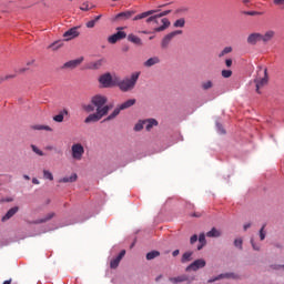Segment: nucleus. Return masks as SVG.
Listing matches in <instances>:
<instances>
[{
  "label": "nucleus",
  "mask_w": 284,
  "mask_h": 284,
  "mask_svg": "<svg viewBox=\"0 0 284 284\" xmlns=\"http://www.w3.org/2000/svg\"><path fill=\"white\" fill-rule=\"evenodd\" d=\"M108 103V98L105 95L97 94L91 98V103L90 104H82V110L84 112H104V115L108 116V113L110 110H112V106L105 104Z\"/></svg>",
  "instance_id": "1"
},
{
  "label": "nucleus",
  "mask_w": 284,
  "mask_h": 284,
  "mask_svg": "<svg viewBox=\"0 0 284 284\" xmlns=\"http://www.w3.org/2000/svg\"><path fill=\"white\" fill-rule=\"evenodd\" d=\"M139 77H141V72H133L130 78H124L123 80L118 77L115 87L119 88L121 92H132V90L136 88Z\"/></svg>",
  "instance_id": "2"
},
{
  "label": "nucleus",
  "mask_w": 284,
  "mask_h": 284,
  "mask_svg": "<svg viewBox=\"0 0 284 284\" xmlns=\"http://www.w3.org/2000/svg\"><path fill=\"white\" fill-rule=\"evenodd\" d=\"M267 81H268L267 68L258 67L257 77L254 80L257 94H261V88H264V85H267Z\"/></svg>",
  "instance_id": "3"
},
{
  "label": "nucleus",
  "mask_w": 284,
  "mask_h": 284,
  "mask_svg": "<svg viewBox=\"0 0 284 284\" xmlns=\"http://www.w3.org/2000/svg\"><path fill=\"white\" fill-rule=\"evenodd\" d=\"M99 81L103 88H114L116 87L118 77H112L110 73H104L100 77Z\"/></svg>",
  "instance_id": "4"
},
{
  "label": "nucleus",
  "mask_w": 284,
  "mask_h": 284,
  "mask_svg": "<svg viewBox=\"0 0 284 284\" xmlns=\"http://www.w3.org/2000/svg\"><path fill=\"white\" fill-rule=\"evenodd\" d=\"M83 154H85V149L83 148V144L75 143L71 146V155L74 161H81V159H83Z\"/></svg>",
  "instance_id": "5"
},
{
  "label": "nucleus",
  "mask_w": 284,
  "mask_h": 284,
  "mask_svg": "<svg viewBox=\"0 0 284 284\" xmlns=\"http://www.w3.org/2000/svg\"><path fill=\"white\" fill-rule=\"evenodd\" d=\"M154 26L153 32H163L164 30H168L170 28V20L168 18H163L159 20L158 22H152Z\"/></svg>",
  "instance_id": "6"
},
{
  "label": "nucleus",
  "mask_w": 284,
  "mask_h": 284,
  "mask_svg": "<svg viewBox=\"0 0 284 284\" xmlns=\"http://www.w3.org/2000/svg\"><path fill=\"white\" fill-rule=\"evenodd\" d=\"M103 116H105V111H95L84 119V123H98V121H101Z\"/></svg>",
  "instance_id": "7"
},
{
  "label": "nucleus",
  "mask_w": 284,
  "mask_h": 284,
  "mask_svg": "<svg viewBox=\"0 0 284 284\" xmlns=\"http://www.w3.org/2000/svg\"><path fill=\"white\" fill-rule=\"evenodd\" d=\"M170 283L179 284V283H187L191 284L194 281V277H190L186 274L179 275L175 277H169Z\"/></svg>",
  "instance_id": "8"
},
{
  "label": "nucleus",
  "mask_w": 284,
  "mask_h": 284,
  "mask_svg": "<svg viewBox=\"0 0 284 284\" xmlns=\"http://www.w3.org/2000/svg\"><path fill=\"white\" fill-rule=\"evenodd\" d=\"M79 34H81L79 27H73L63 33V39L64 41H72V39H77Z\"/></svg>",
  "instance_id": "9"
},
{
  "label": "nucleus",
  "mask_w": 284,
  "mask_h": 284,
  "mask_svg": "<svg viewBox=\"0 0 284 284\" xmlns=\"http://www.w3.org/2000/svg\"><path fill=\"white\" fill-rule=\"evenodd\" d=\"M81 63H83V58L70 60L61 67V70H75Z\"/></svg>",
  "instance_id": "10"
},
{
  "label": "nucleus",
  "mask_w": 284,
  "mask_h": 284,
  "mask_svg": "<svg viewBox=\"0 0 284 284\" xmlns=\"http://www.w3.org/2000/svg\"><path fill=\"white\" fill-rule=\"evenodd\" d=\"M205 265H206L205 260L203 258L195 260L191 265L186 267V272H196L197 270L205 267Z\"/></svg>",
  "instance_id": "11"
},
{
  "label": "nucleus",
  "mask_w": 284,
  "mask_h": 284,
  "mask_svg": "<svg viewBox=\"0 0 284 284\" xmlns=\"http://www.w3.org/2000/svg\"><path fill=\"white\" fill-rule=\"evenodd\" d=\"M178 34H183V31L178 30V31H172L171 33L166 34L161 43L162 48H168V45H170V41H172L173 37H176Z\"/></svg>",
  "instance_id": "12"
},
{
  "label": "nucleus",
  "mask_w": 284,
  "mask_h": 284,
  "mask_svg": "<svg viewBox=\"0 0 284 284\" xmlns=\"http://www.w3.org/2000/svg\"><path fill=\"white\" fill-rule=\"evenodd\" d=\"M123 256H125V250H122L115 258L111 260L110 262L111 270H116V267H119V263H121V261L123 260Z\"/></svg>",
  "instance_id": "13"
},
{
  "label": "nucleus",
  "mask_w": 284,
  "mask_h": 284,
  "mask_svg": "<svg viewBox=\"0 0 284 284\" xmlns=\"http://www.w3.org/2000/svg\"><path fill=\"white\" fill-rule=\"evenodd\" d=\"M170 12H172V10H166L159 14L151 16L146 19V23H158L159 19H161L162 17H168V14H170Z\"/></svg>",
  "instance_id": "14"
},
{
  "label": "nucleus",
  "mask_w": 284,
  "mask_h": 284,
  "mask_svg": "<svg viewBox=\"0 0 284 284\" xmlns=\"http://www.w3.org/2000/svg\"><path fill=\"white\" fill-rule=\"evenodd\" d=\"M128 34L124 31H118L115 34L108 38L109 43H116L121 39H125Z\"/></svg>",
  "instance_id": "15"
},
{
  "label": "nucleus",
  "mask_w": 284,
  "mask_h": 284,
  "mask_svg": "<svg viewBox=\"0 0 284 284\" xmlns=\"http://www.w3.org/2000/svg\"><path fill=\"white\" fill-rule=\"evenodd\" d=\"M104 63H105V58H102L100 60L90 62L87 65V68H88V70H100Z\"/></svg>",
  "instance_id": "16"
},
{
  "label": "nucleus",
  "mask_w": 284,
  "mask_h": 284,
  "mask_svg": "<svg viewBox=\"0 0 284 284\" xmlns=\"http://www.w3.org/2000/svg\"><path fill=\"white\" fill-rule=\"evenodd\" d=\"M221 278H239V276L234 273H223L214 278L209 280V283H215V281H221Z\"/></svg>",
  "instance_id": "17"
},
{
  "label": "nucleus",
  "mask_w": 284,
  "mask_h": 284,
  "mask_svg": "<svg viewBox=\"0 0 284 284\" xmlns=\"http://www.w3.org/2000/svg\"><path fill=\"white\" fill-rule=\"evenodd\" d=\"M258 41H262L261 33H251L247 37V43L250 45H256V43H258Z\"/></svg>",
  "instance_id": "18"
},
{
  "label": "nucleus",
  "mask_w": 284,
  "mask_h": 284,
  "mask_svg": "<svg viewBox=\"0 0 284 284\" xmlns=\"http://www.w3.org/2000/svg\"><path fill=\"white\" fill-rule=\"evenodd\" d=\"M19 212V206H13L11 207L4 216H2V222L6 223V221H10V219H12V216H14V214H17Z\"/></svg>",
  "instance_id": "19"
},
{
  "label": "nucleus",
  "mask_w": 284,
  "mask_h": 284,
  "mask_svg": "<svg viewBox=\"0 0 284 284\" xmlns=\"http://www.w3.org/2000/svg\"><path fill=\"white\" fill-rule=\"evenodd\" d=\"M159 10H149L146 12H142L133 18V21H139L141 19H148V17H152V14H156Z\"/></svg>",
  "instance_id": "20"
},
{
  "label": "nucleus",
  "mask_w": 284,
  "mask_h": 284,
  "mask_svg": "<svg viewBox=\"0 0 284 284\" xmlns=\"http://www.w3.org/2000/svg\"><path fill=\"white\" fill-rule=\"evenodd\" d=\"M276 37V32L274 30H268L264 34H261L263 43H268L272 39Z\"/></svg>",
  "instance_id": "21"
},
{
  "label": "nucleus",
  "mask_w": 284,
  "mask_h": 284,
  "mask_svg": "<svg viewBox=\"0 0 284 284\" xmlns=\"http://www.w3.org/2000/svg\"><path fill=\"white\" fill-rule=\"evenodd\" d=\"M79 175L77 173H72L70 176H64L59 180V183H77Z\"/></svg>",
  "instance_id": "22"
},
{
  "label": "nucleus",
  "mask_w": 284,
  "mask_h": 284,
  "mask_svg": "<svg viewBox=\"0 0 284 284\" xmlns=\"http://www.w3.org/2000/svg\"><path fill=\"white\" fill-rule=\"evenodd\" d=\"M144 125H145L146 132H150L152 128L159 125V121H156L155 119H146L144 120Z\"/></svg>",
  "instance_id": "23"
},
{
  "label": "nucleus",
  "mask_w": 284,
  "mask_h": 284,
  "mask_svg": "<svg viewBox=\"0 0 284 284\" xmlns=\"http://www.w3.org/2000/svg\"><path fill=\"white\" fill-rule=\"evenodd\" d=\"M158 63H161V59L153 57L144 62V68H152V65H156Z\"/></svg>",
  "instance_id": "24"
},
{
  "label": "nucleus",
  "mask_w": 284,
  "mask_h": 284,
  "mask_svg": "<svg viewBox=\"0 0 284 284\" xmlns=\"http://www.w3.org/2000/svg\"><path fill=\"white\" fill-rule=\"evenodd\" d=\"M135 103L136 99H130L118 106H120V110H128L129 108H132V105H135Z\"/></svg>",
  "instance_id": "25"
},
{
  "label": "nucleus",
  "mask_w": 284,
  "mask_h": 284,
  "mask_svg": "<svg viewBox=\"0 0 284 284\" xmlns=\"http://www.w3.org/2000/svg\"><path fill=\"white\" fill-rule=\"evenodd\" d=\"M206 236L209 239H219V236H221V231L216 227H213L206 233Z\"/></svg>",
  "instance_id": "26"
},
{
  "label": "nucleus",
  "mask_w": 284,
  "mask_h": 284,
  "mask_svg": "<svg viewBox=\"0 0 284 284\" xmlns=\"http://www.w3.org/2000/svg\"><path fill=\"white\" fill-rule=\"evenodd\" d=\"M132 14H134V12H132V11L120 12L115 16V21L118 19H123L125 21V20L130 19L132 17Z\"/></svg>",
  "instance_id": "27"
},
{
  "label": "nucleus",
  "mask_w": 284,
  "mask_h": 284,
  "mask_svg": "<svg viewBox=\"0 0 284 284\" xmlns=\"http://www.w3.org/2000/svg\"><path fill=\"white\" fill-rule=\"evenodd\" d=\"M128 41H130L131 43H134L135 45H143V41L141 40V38L132 33L128 36Z\"/></svg>",
  "instance_id": "28"
},
{
  "label": "nucleus",
  "mask_w": 284,
  "mask_h": 284,
  "mask_svg": "<svg viewBox=\"0 0 284 284\" xmlns=\"http://www.w3.org/2000/svg\"><path fill=\"white\" fill-rule=\"evenodd\" d=\"M121 108L118 106L113 110V112L105 119V121H112V119H116V116H119V114H121Z\"/></svg>",
  "instance_id": "29"
},
{
  "label": "nucleus",
  "mask_w": 284,
  "mask_h": 284,
  "mask_svg": "<svg viewBox=\"0 0 284 284\" xmlns=\"http://www.w3.org/2000/svg\"><path fill=\"white\" fill-rule=\"evenodd\" d=\"M31 128H32V130H45V132H52V128H50L49 125H44V124H34Z\"/></svg>",
  "instance_id": "30"
},
{
  "label": "nucleus",
  "mask_w": 284,
  "mask_h": 284,
  "mask_svg": "<svg viewBox=\"0 0 284 284\" xmlns=\"http://www.w3.org/2000/svg\"><path fill=\"white\" fill-rule=\"evenodd\" d=\"M156 256H161V253L159 251H151L146 254V261H152L156 258Z\"/></svg>",
  "instance_id": "31"
},
{
  "label": "nucleus",
  "mask_w": 284,
  "mask_h": 284,
  "mask_svg": "<svg viewBox=\"0 0 284 284\" xmlns=\"http://www.w3.org/2000/svg\"><path fill=\"white\" fill-rule=\"evenodd\" d=\"M199 243H201V245L197 246V250L201 251L203 250V246L205 245L206 241H205V233H201L199 236Z\"/></svg>",
  "instance_id": "32"
},
{
  "label": "nucleus",
  "mask_w": 284,
  "mask_h": 284,
  "mask_svg": "<svg viewBox=\"0 0 284 284\" xmlns=\"http://www.w3.org/2000/svg\"><path fill=\"white\" fill-rule=\"evenodd\" d=\"M232 47H225L220 53H219V59H223L225 54H230L232 52Z\"/></svg>",
  "instance_id": "33"
},
{
  "label": "nucleus",
  "mask_w": 284,
  "mask_h": 284,
  "mask_svg": "<svg viewBox=\"0 0 284 284\" xmlns=\"http://www.w3.org/2000/svg\"><path fill=\"white\" fill-rule=\"evenodd\" d=\"M143 125H145L144 120H140L133 128L134 132H141V130H143Z\"/></svg>",
  "instance_id": "34"
},
{
  "label": "nucleus",
  "mask_w": 284,
  "mask_h": 284,
  "mask_svg": "<svg viewBox=\"0 0 284 284\" xmlns=\"http://www.w3.org/2000/svg\"><path fill=\"white\" fill-rule=\"evenodd\" d=\"M192 252H186L182 255V263H187L189 261H192Z\"/></svg>",
  "instance_id": "35"
},
{
  "label": "nucleus",
  "mask_w": 284,
  "mask_h": 284,
  "mask_svg": "<svg viewBox=\"0 0 284 284\" xmlns=\"http://www.w3.org/2000/svg\"><path fill=\"white\" fill-rule=\"evenodd\" d=\"M51 219H54V213H49L45 215V217L38 221V223H48V221H51Z\"/></svg>",
  "instance_id": "36"
},
{
  "label": "nucleus",
  "mask_w": 284,
  "mask_h": 284,
  "mask_svg": "<svg viewBox=\"0 0 284 284\" xmlns=\"http://www.w3.org/2000/svg\"><path fill=\"white\" fill-rule=\"evenodd\" d=\"M174 28H184L185 27V19H179L174 22Z\"/></svg>",
  "instance_id": "37"
},
{
  "label": "nucleus",
  "mask_w": 284,
  "mask_h": 284,
  "mask_svg": "<svg viewBox=\"0 0 284 284\" xmlns=\"http://www.w3.org/2000/svg\"><path fill=\"white\" fill-rule=\"evenodd\" d=\"M43 178L48 179L49 181H54V175H52V172L44 170L43 171Z\"/></svg>",
  "instance_id": "38"
},
{
  "label": "nucleus",
  "mask_w": 284,
  "mask_h": 284,
  "mask_svg": "<svg viewBox=\"0 0 284 284\" xmlns=\"http://www.w3.org/2000/svg\"><path fill=\"white\" fill-rule=\"evenodd\" d=\"M31 149H32V151L36 153V154H38V156H44L45 155V153H43V151H41L39 148H37V145H31Z\"/></svg>",
  "instance_id": "39"
},
{
  "label": "nucleus",
  "mask_w": 284,
  "mask_h": 284,
  "mask_svg": "<svg viewBox=\"0 0 284 284\" xmlns=\"http://www.w3.org/2000/svg\"><path fill=\"white\" fill-rule=\"evenodd\" d=\"M213 87H214V84H213L212 81H210V80L202 83V88H203L204 90H211V88H213Z\"/></svg>",
  "instance_id": "40"
},
{
  "label": "nucleus",
  "mask_w": 284,
  "mask_h": 284,
  "mask_svg": "<svg viewBox=\"0 0 284 284\" xmlns=\"http://www.w3.org/2000/svg\"><path fill=\"white\" fill-rule=\"evenodd\" d=\"M266 232H265V225H263L260 230V241H265V236H266Z\"/></svg>",
  "instance_id": "41"
},
{
  "label": "nucleus",
  "mask_w": 284,
  "mask_h": 284,
  "mask_svg": "<svg viewBox=\"0 0 284 284\" xmlns=\"http://www.w3.org/2000/svg\"><path fill=\"white\" fill-rule=\"evenodd\" d=\"M234 246L239 247V250H243V239H236L234 241Z\"/></svg>",
  "instance_id": "42"
},
{
  "label": "nucleus",
  "mask_w": 284,
  "mask_h": 284,
  "mask_svg": "<svg viewBox=\"0 0 284 284\" xmlns=\"http://www.w3.org/2000/svg\"><path fill=\"white\" fill-rule=\"evenodd\" d=\"M53 121H55L57 123H63V113H59L58 115H54Z\"/></svg>",
  "instance_id": "43"
},
{
  "label": "nucleus",
  "mask_w": 284,
  "mask_h": 284,
  "mask_svg": "<svg viewBox=\"0 0 284 284\" xmlns=\"http://www.w3.org/2000/svg\"><path fill=\"white\" fill-rule=\"evenodd\" d=\"M222 77L224 79H230V77H232V70H222Z\"/></svg>",
  "instance_id": "44"
},
{
  "label": "nucleus",
  "mask_w": 284,
  "mask_h": 284,
  "mask_svg": "<svg viewBox=\"0 0 284 284\" xmlns=\"http://www.w3.org/2000/svg\"><path fill=\"white\" fill-rule=\"evenodd\" d=\"M80 10H82L83 12H88V10H90V4L88 2L82 3Z\"/></svg>",
  "instance_id": "45"
},
{
  "label": "nucleus",
  "mask_w": 284,
  "mask_h": 284,
  "mask_svg": "<svg viewBox=\"0 0 284 284\" xmlns=\"http://www.w3.org/2000/svg\"><path fill=\"white\" fill-rule=\"evenodd\" d=\"M251 245H252L253 250H255L256 252H258L261 250V245L254 243V239H251Z\"/></svg>",
  "instance_id": "46"
},
{
  "label": "nucleus",
  "mask_w": 284,
  "mask_h": 284,
  "mask_svg": "<svg viewBox=\"0 0 284 284\" xmlns=\"http://www.w3.org/2000/svg\"><path fill=\"white\" fill-rule=\"evenodd\" d=\"M244 14H247L248 17H256V14H263L262 12L257 11H246Z\"/></svg>",
  "instance_id": "47"
},
{
  "label": "nucleus",
  "mask_w": 284,
  "mask_h": 284,
  "mask_svg": "<svg viewBox=\"0 0 284 284\" xmlns=\"http://www.w3.org/2000/svg\"><path fill=\"white\" fill-rule=\"evenodd\" d=\"M196 241H199V235L194 234L193 236H191V239H190L191 245H194V243H196Z\"/></svg>",
  "instance_id": "48"
},
{
  "label": "nucleus",
  "mask_w": 284,
  "mask_h": 284,
  "mask_svg": "<svg viewBox=\"0 0 284 284\" xmlns=\"http://www.w3.org/2000/svg\"><path fill=\"white\" fill-rule=\"evenodd\" d=\"M87 28H94L97 26V22L94 20H90L85 23Z\"/></svg>",
  "instance_id": "49"
},
{
  "label": "nucleus",
  "mask_w": 284,
  "mask_h": 284,
  "mask_svg": "<svg viewBox=\"0 0 284 284\" xmlns=\"http://www.w3.org/2000/svg\"><path fill=\"white\" fill-rule=\"evenodd\" d=\"M17 74H7L4 75V81H10V79H16Z\"/></svg>",
  "instance_id": "50"
},
{
  "label": "nucleus",
  "mask_w": 284,
  "mask_h": 284,
  "mask_svg": "<svg viewBox=\"0 0 284 284\" xmlns=\"http://www.w3.org/2000/svg\"><path fill=\"white\" fill-rule=\"evenodd\" d=\"M225 65H226V68H232V59H226Z\"/></svg>",
  "instance_id": "51"
},
{
  "label": "nucleus",
  "mask_w": 284,
  "mask_h": 284,
  "mask_svg": "<svg viewBox=\"0 0 284 284\" xmlns=\"http://www.w3.org/2000/svg\"><path fill=\"white\" fill-rule=\"evenodd\" d=\"M275 6H284V0H274Z\"/></svg>",
  "instance_id": "52"
},
{
  "label": "nucleus",
  "mask_w": 284,
  "mask_h": 284,
  "mask_svg": "<svg viewBox=\"0 0 284 284\" xmlns=\"http://www.w3.org/2000/svg\"><path fill=\"white\" fill-rule=\"evenodd\" d=\"M217 130L221 134H225V131L223 130V126L221 124H217Z\"/></svg>",
  "instance_id": "53"
},
{
  "label": "nucleus",
  "mask_w": 284,
  "mask_h": 284,
  "mask_svg": "<svg viewBox=\"0 0 284 284\" xmlns=\"http://www.w3.org/2000/svg\"><path fill=\"white\" fill-rule=\"evenodd\" d=\"M23 72H28V68H21L18 70V74H23Z\"/></svg>",
  "instance_id": "54"
},
{
  "label": "nucleus",
  "mask_w": 284,
  "mask_h": 284,
  "mask_svg": "<svg viewBox=\"0 0 284 284\" xmlns=\"http://www.w3.org/2000/svg\"><path fill=\"white\" fill-rule=\"evenodd\" d=\"M244 231L246 232V230H250V227H252V223H246L244 224Z\"/></svg>",
  "instance_id": "55"
},
{
  "label": "nucleus",
  "mask_w": 284,
  "mask_h": 284,
  "mask_svg": "<svg viewBox=\"0 0 284 284\" xmlns=\"http://www.w3.org/2000/svg\"><path fill=\"white\" fill-rule=\"evenodd\" d=\"M32 183H33V185H39L40 182H39V180L37 178H33L32 179Z\"/></svg>",
  "instance_id": "56"
},
{
  "label": "nucleus",
  "mask_w": 284,
  "mask_h": 284,
  "mask_svg": "<svg viewBox=\"0 0 284 284\" xmlns=\"http://www.w3.org/2000/svg\"><path fill=\"white\" fill-rule=\"evenodd\" d=\"M179 254H180V251L175 250V251H173L172 256H179Z\"/></svg>",
  "instance_id": "57"
},
{
  "label": "nucleus",
  "mask_w": 284,
  "mask_h": 284,
  "mask_svg": "<svg viewBox=\"0 0 284 284\" xmlns=\"http://www.w3.org/2000/svg\"><path fill=\"white\" fill-rule=\"evenodd\" d=\"M101 17H102L101 14H100V16H97L93 21L97 23V21H100V20H101Z\"/></svg>",
  "instance_id": "58"
},
{
  "label": "nucleus",
  "mask_w": 284,
  "mask_h": 284,
  "mask_svg": "<svg viewBox=\"0 0 284 284\" xmlns=\"http://www.w3.org/2000/svg\"><path fill=\"white\" fill-rule=\"evenodd\" d=\"M27 65H34V60H30L27 62Z\"/></svg>",
  "instance_id": "59"
},
{
  "label": "nucleus",
  "mask_w": 284,
  "mask_h": 284,
  "mask_svg": "<svg viewBox=\"0 0 284 284\" xmlns=\"http://www.w3.org/2000/svg\"><path fill=\"white\" fill-rule=\"evenodd\" d=\"M202 214L201 213H193L192 216H195L196 219H200Z\"/></svg>",
  "instance_id": "60"
},
{
  "label": "nucleus",
  "mask_w": 284,
  "mask_h": 284,
  "mask_svg": "<svg viewBox=\"0 0 284 284\" xmlns=\"http://www.w3.org/2000/svg\"><path fill=\"white\" fill-rule=\"evenodd\" d=\"M161 278H163V275H159V276L155 278L156 283H159V281H161Z\"/></svg>",
  "instance_id": "61"
},
{
  "label": "nucleus",
  "mask_w": 284,
  "mask_h": 284,
  "mask_svg": "<svg viewBox=\"0 0 284 284\" xmlns=\"http://www.w3.org/2000/svg\"><path fill=\"white\" fill-rule=\"evenodd\" d=\"M3 81H6V78L4 77H0V85H1V83H3Z\"/></svg>",
  "instance_id": "62"
},
{
  "label": "nucleus",
  "mask_w": 284,
  "mask_h": 284,
  "mask_svg": "<svg viewBox=\"0 0 284 284\" xmlns=\"http://www.w3.org/2000/svg\"><path fill=\"white\" fill-rule=\"evenodd\" d=\"M3 81H6V78L4 77H0V85H1V83H3Z\"/></svg>",
  "instance_id": "63"
},
{
  "label": "nucleus",
  "mask_w": 284,
  "mask_h": 284,
  "mask_svg": "<svg viewBox=\"0 0 284 284\" xmlns=\"http://www.w3.org/2000/svg\"><path fill=\"white\" fill-rule=\"evenodd\" d=\"M23 179H26V181H30V176L29 175H23Z\"/></svg>",
  "instance_id": "64"
}]
</instances>
